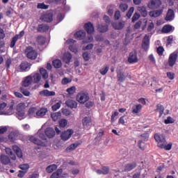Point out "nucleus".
Masks as SVG:
<instances>
[{
  "label": "nucleus",
  "mask_w": 178,
  "mask_h": 178,
  "mask_svg": "<svg viewBox=\"0 0 178 178\" xmlns=\"http://www.w3.org/2000/svg\"><path fill=\"white\" fill-rule=\"evenodd\" d=\"M163 13V9H160V10H156L151 11L149 13V16L151 17H159Z\"/></svg>",
  "instance_id": "18"
},
{
  "label": "nucleus",
  "mask_w": 178,
  "mask_h": 178,
  "mask_svg": "<svg viewBox=\"0 0 178 178\" xmlns=\"http://www.w3.org/2000/svg\"><path fill=\"white\" fill-rule=\"evenodd\" d=\"M40 73L42 75V79H44V80L47 79L49 76L47 70H45L44 68L40 69Z\"/></svg>",
  "instance_id": "47"
},
{
  "label": "nucleus",
  "mask_w": 178,
  "mask_h": 178,
  "mask_svg": "<svg viewBox=\"0 0 178 178\" xmlns=\"http://www.w3.org/2000/svg\"><path fill=\"white\" fill-rule=\"evenodd\" d=\"M30 141L33 143V144H36L37 145H40V147H45L47 144L45 142H42L38 138H35V136H31L29 138Z\"/></svg>",
  "instance_id": "10"
},
{
  "label": "nucleus",
  "mask_w": 178,
  "mask_h": 178,
  "mask_svg": "<svg viewBox=\"0 0 178 178\" xmlns=\"http://www.w3.org/2000/svg\"><path fill=\"white\" fill-rule=\"evenodd\" d=\"M62 113H63L65 116H70V115H72V111L67 108H62Z\"/></svg>",
  "instance_id": "63"
},
{
  "label": "nucleus",
  "mask_w": 178,
  "mask_h": 178,
  "mask_svg": "<svg viewBox=\"0 0 178 178\" xmlns=\"http://www.w3.org/2000/svg\"><path fill=\"white\" fill-rule=\"evenodd\" d=\"M120 9L122 10V12H126V10L129 9V5H127V3H121L120 4Z\"/></svg>",
  "instance_id": "50"
},
{
  "label": "nucleus",
  "mask_w": 178,
  "mask_h": 178,
  "mask_svg": "<svg viewBox=\"0 0 178 178\" xmlns=\"http://www.w3.org/2000/svg\"><path fill=\"white\" fill-rule=\"evenodd\" d=\"M44 134L48 138H54L55 137V130L53 128H47L44 130Z\"/></svg>",
  "instance_id": "12"
},
{
  "label": "nucleus",
  "mask_w": 178,
  "mask_h": 178,
  "mask_svg": "<svg viewBox=\"0 0 178 178\" xmlns=\"http://www.w3.org/2000/svg\"><path fill=\"white\" fill-rule=\"evenodd\" d=\"M82 124L83 126H90V124H91V118L90 117H85L83 120H82Z\"/></svg>",
  "instance_id": "44"
},
{
  "label": "nucleus",
  "mask_w": 178,
  "mask_h": 178,
  "mask_svg": "<svg viewBox=\"0 0 178 178\" xmlns=\"http://www.w3.org/2000/svg\"><path fill=\"white\" fill-rule=\"evenodd\" d=\"M117 79L120 83H124V81L126 80V75H124V72L122 71H118Z\"/></svg>",
  "instance_id": "19"
},
{
  "label": "nucleus",
  "mask_w": 178,
  "mask_h": 178,
  "mask_svg": "<svg viewBox=\"0 0 178 178\" xmlns=\"http://www.w3.org/2000/svg\"><path fill=\"white\" fill-rule=\"evenodd\" d=\"M32 77V82L34 83V84H37L40 83L41 80V75L39 73H35L32 74L31 75Z\"/></svg>",
  "instance_id": "22"
},
{
  "label": "nucleus",
  "mask_w": 178,
  "mask_h": 178,
  "mask_svg": "<svg viewBox=\"0 0 178 178\" xmlns=\"http://www.w3.org/2000/svg\"><path fill=\"white\" fill-rule=\"evenodd\" d=\"M17 115L19 120H23L26 118V111H17Z\"/></svg>",
  "instance_id": "49"
},
{
  "label": "nucleus",
  "mask_w": 178,
  "mask_h": 178,
  "mask_svg": "<svg viewBox=\"0 0 178 178\" xmlns=\"http://www.w3.org/2000/svg\"><path fill=\"white\" fill-rule=\"evenodd\" d=\"M53 65L56 69H59V67H62V61L59 59H56L53 60Z\"/></svg>",
  "instance_id": "46"
},
{
  "label": "nucleus",
  "mask_w": 178,
  "mask_h": 178,
  "mask_svg": "<svg viewBox=\"0 0 178 178\" xmlns=\"http://www.w3.org/2000/svg\"><path fill=\"white\" fill-rule=\"evenodd\" d=\"M113 9H115L114 5H110L108 6V14L110 16H112L113 15Z\"/></svg>",
  "instance_id": "58"
},
{
  "label": "nucleus",
  "mask_w": 178,
  "mask_h": 178,
  "mask_svg": "<svg viewBox=\"0 0 178 178\" xmlns=\"http://www.w3.org/2000/svg\"><path fill=\"white\" fill-rule=\"evenodd\" d=\"M17 112H24L26 111V104L25 103H19L17 106Z\"/></svg>",
  "instance_id": "41"
},
{
  "label": "nucleus",
  "mask_w": 178,
  "mask_h": 178,
  "mask_svg": "<svg viewBox=\"0 0 178 178\" xmlns=\"http://www.w3.org/2000/svg\"><path fill=\"white\" fill-rule=\"evenodd\" d=\"M48 112V109L46 108H42L37 111V118H43V116H45L47 115V113Z\"/></svg>",
  "instance_id": "21"
},
{
  "label": "nucleus",
  "mask_w": 178,
  "mask_h": 178,
  "mask_svg": "<svg viewBox=\"0 0 178 178\" xmlns=\"http://www.w3.org/2000/svg\"><path fill=\"white\" fill-rule=\"evenodd\" d=\"M113 27L115 29V30H122L123 27H124V23L123 22H118V24L116 23H113Z\"/></svg>",
  "instance_id": "43"
},
{
  "label": "nucleus",
  "mask_w": 178,
  "mask_h": 178,
  "mask_svg": "<svg viewBox=\"0 0 178 178\" xmlns=\"http://www.w3.org/2000/svg\"><path fill=\"white\" fill-rule=\"evenodd\" d=\"M72 54L67 52L64 54L63 59L65 63L69 64L70 63V60H72Z\"/></svg>",
  "instance_id": "30"
},
{
  "label": "nucleus",
  "mask_w": 178,
  "mask_h": 178,
  "mask_svg": "<svg viewBox=\"0 0 178 178\" xmlns=\"http://www.w3.org/2000/svg\"><path fill=\"white\" fill-rule=\"evenodd\" d=\"M58 123H59L60 127H63V128L66 127V125L67 124V120L61 119Z\"/></svg>",
  "instance_id": "53"
},
{
  "label": "nucleus",
  "mask_w": 178,
  "mask_h": 178,
  "mask_svg": "<svg viewBox=\"0 0 178 178\" xmlns=\"http://www.w3.org/2000/svg\"><path fill=\"white\" fill-rule=\"evenodd\" d=\"M65 105L71 109L77 108V102L74 100L68 99L65 102Z\"/></svg>",
  "instance_id": "20"
},
{
  "label": "nucleus",
  "mask_w": 178,
  "mask_h": 178,
  "mask_svg": "<svg viewBox=\"0 0 178 178\" xmlns=\"http://www.w3.org/2000/svg\"><path fill=\"white\" fill-rule=\"evenodd\" d=\"M5 151L6 154H7V155H9L10 158H11L13 161H16V156L15 155V154H13V152H12V149L6 147L5 149Z\"/></svg>",
  "instance_id": "33"
},
{
  "label": "nucleus",
  "mask_w": 178,
  "mask_h": 178,
  "mask_svg": "<svg viewBox=\"0 0 178 178\" xmlns=\"http://www.w3.org/2000/svg\"><path fill=\"white\" fill-rule=\"evenodd\" d=\"M31 83H33V77L29 75L24 78L22 86L23 87H29V86H30Z\"/></svg>",
  "instance_id": "17"
},
{
  "label": "nucleus",
  "mask_w": 178,
  "mask_h": 178,
  "mask_svg": "<svg viewBox=\"0 0 178 178\" xmlns=\"http://www.w3.org/2000/svg\"><path fill=\"white\" fill-rule=\"evenodd\" d=\"M142 47H143V48H144L145 49V51H147V49H148V48H149V35H146L143 38Z\"/></svg>",
  "instance_id": "16"
},
{
  "label": "nucleus",
  "mask_w": 178,
  "mask_h": 178,
  "mask_svg": "<svg viewBox=\"0 0 178 178\" xmlns=\"http://www.w3.org/2000/svg\"><path fill=\"white\" fill-rule=\"evenodd\" d=\"M63 86H66V84H69V83H72V79L70 78H64L61 81Z\"/></svg>",
  "instance_id": "60"
},
{
  "label": "nucleus",
  "mask_w": 178,
  "mask_h": 178,
  "mask_svg": "<svg viewBox=\"0 0 178 178\" xmlns=\"http://www.w3.org/2000/svg\"><path fill=\"white\" fill-rule=\"evenodd\" d=\"M49 30V26L45 24H40L38 27V31L39 33H44L45 31H48Z\"/></svg>",
  "instance_id": "36"
},
{
  "label": "nucleus",
  "mask_w": 178,
  "mask_h": 178,
  "mask_svg": "<svg viewBox=\"0 0 178 178\" xmlns=\"http://www.w3.org/2000/svg\"><path fill=\"white\" fill-rule=\"evenodd\" d=\"M30 168V165L29 164H22L19 165V169H22V170H24L25 173L29 170Z\"/></svg>",
  "instance_id": "57"
},
{
  "label": "nucleus",
  "mask_w": 178,
  "mask_h": 178,
  "mask_svg": "<svg viewBox=\"0 0 178 178\" xmlns=\"http://www.w3.org/2000/svg\"><path fill=\"white\" fill-rule=\"evenodd\" d=\"M140 17V15L138 13H135L134 16L132 17V23H135L137 22Z\"/></svg>",
  "instance_id": "61"
},
{
  "label": "nucleus",
  "mask_w": 178,
  "mask_h": 178,
  "mask_svg": "<svg viewBox=\"0 0 178 178\" xmlns=\"http://www.w3.org/2000/svg\"><path fill=\"white\" fill-rule=\"evenodd\" d=\"M1 162L3 163V165H8V163H10V159L8 156L1 155Z\"/></svg>",
  "instance_id": "39"
},
{
  "label": "nucleus",
  "mask_w": 178,
  "mask_h": 178,
  "mask_svg": "<svg viewBox=\"0 0 178 178\" xmlns=\"http://www.w3.org/2000/svg\"><path fill=\"white\" fill-rule=\"evenodd\" d=\"M38 109L36 107L30 108L28 111V115L30 118H37Z\"/></svg>",
  "instance_id": "26"
},
{
  "label": "nucleus",
  "mask_w": 178,
  "mask_h": 178,
  "mask_svg": "<svg viewBox=\"0 0 178 178\" xmlns=\"http://www.w3.org/2000/svg\"><path fill=\"white\" fill-rule=\"evenodd\" d=\"M141 173H143V174H142L143 178H144V177H145V176H147V170L145 169H143V170H141L140 172L135 173L133 175L132 178H140V176H141Z\"/></svg>",
  "instance_id": "35"
},
{
  "label": "nucleus",
  "mask_w": 178,
  "mask_h": 178,
  "mask_svg": "<svg viewBox=\"0 0 178 178\" xmlns=\"http://www.w3.org/2000/svg\"><path fill=\"white\" fill-rule=\"evenodd\" d=\"M145 26H147V31H152V29L155 28V24H154V22L152 21L149 20L145 21Z\"/></svg>",
  "instance_id": "38"
},
{
  "label": "nucleus",
  "mask_w": 178,
  "mask_h": 178,
  "mask_svg": "<svg viewBox=\"0 0 178 178\" xmlns=\"http://www.w3.org/2000/svg\"><path fill=\"white\" fill-rule=\"evenodd\" d=\"M154 138L159 148H161L162 149H165V151H170V149H172V144L171 143L167 144L165 135L162 134H156L154 135Z\"/></svg>",
  "instance_id": "1"
},
{
  "label": "nucleus",
  "mask_w": 178,
  "mask_h": 178,
  "mask_svg": "<svg viewBox=\"0 0 178 178\" xmlns=\"http://www.w3.org/2000/svg\"><path fill=\"white\" fill-rule=\"evenodd\" d=\"M25 53H26V57L29 59H31L32 60L37 59L38 53H37V51L34 49H33V47H28L26 49Z\"/></svg>",
  "instance_id": "3"
},
{
  "label": "nucleus",
  "mask_w": 178,
  "mask_h": 178,
  "mask_svg": "<svg viewBox=\"0 0 178 178\" xmlns=\"http://www.w3.org/2000/svg\"><path fill=\"white\" fill-rule=\"evenodd\" d=\"M58 169V165H55V164H52L49 165L47 168L46 170L47 172V173H52V172H54V170H56Z\"/></svg>",
  "instance_id": "42"
},
{
  "label": "nucleus",
  "mask_w": 178,
  "mask_h": 178,
  "mask_svg": "<svg viewBox=\"0 0 178 178\" xmlns=\"http://www.w3.org/2000/svg\"><path fill=\"white\" fill-rule=\"evenodd\" d=\"M4 108H6V103H2L0 104V115H13V106H10L8 108V111H3Z\"/></svg>",
  "instance_id": "6"
},
{
  "label": "nucleus",
  "mask_w": 178,
  "mask_h": 178,
  "mask_svg": "<svg viewBox=\"0 0 178 178\" xmlns=\"http://www.w3.org/2000/svg\"><path fill=\"white\" fill-rule=\"evenodd\" d=\"M11 65H12V59L8 58L6 61V67L7 70H9V69H10Z\"/></svg>",
  "instance_id": "62"
},
{
  "label": "nucleus",
  "mask_w": 178,
  "mask_h": 178,
  "mask_svg": "<svg viewBox=\"0 0 178 178\" xmlns=\"http://www.w3.org/2000/svg\"><path fill=\"white\" fill-rule=\"evenodd\" d=\"M104 20L106 22V25H101L98 26V30L100 31V33H106L108 31V24L111 23V19H109V17L104 15Z\"/></svg>",
  "instance_id": "5"
},
{
  "label": "nucleus",
  "mask_w": 178,
  "mask_h": 178,
  "mask_svg": "<svg viewBox=\"0 0 178 178\" xmlns=\"http://www.w3.org/2000/svg\"><path fill=\"white\" fill-rule=\"evenodd\" d=\"M79 145H81V143L76 142V143H72V145H70L69 147L66 148L67 152H72V151H74V149H76V148H77Z\"/></svg>",
  "instance_id": "24"
},
{
  "label": "nucleus",
  "mask_w": 178,
  "mask_h": 178,
  "mask_svg": "<svg viewBox=\"0 0 178 178\" xmlns=\"http://www.w3.org/2000/svg\"><path fill=\"white\" fill-rule=\"evenodd\" d=\"M90 99V96L88 95V93L86 92H80L76 95V101L79 104H86V102H88Z\"/></svg>",
  "instance_id": "2"
},
{
  "label": "nucleus",
  "mask_w": 178,
  "mask_h": 178,
  "mask_svg": "<svg viewBox=\"0 0 178 178\" xmlns=\"http://www.w3.org/2000/svg\"><path fill=\"white\" fill-rule=\"evenodd\" d=\"M67 92H68V94L70 95H73V94H74V92H76V86H72V87L67 88Z\"/></svg>",
  "instance_id": "52"
},
{
  "label": "nucleus",
  "mask_w": 178,
  "mask_h": 178,
  "mask_svg": "<svg viewBox=\"0 0 178 178\" xmlns=\"http://www.w3.org/2000/svg\"><path fill=\"white\" fill-rule=\"evenodd\" d=\"M175 19V11L172 9H169L167 12L165 20L167 22H172Z\"/></svg>",
  "instance_id": "15"
},
{
  "label": "nucleus",
  "mask_w": 178,
  "mask_h": 178,
  "mask_svg": "<svg viewBox=\"0 0 178 178\" xmlns=\"http://www.w3.org/2000/svg\"><path fill=\"white\" fill-rule=\"evenodd\" d=\"M60 106H62V101H59L58 102L53 105L51 108L53 111H58V109H59Z\"/></svg>",
  "instance_id": "51"
},
{
  "label": "nucleus",
  "mask_w": 178,
  "mask_h": 178,
  "mask_svg": "<svg viewBox=\"0 0 178 178\" xmlns=\"http://www.w3.org/2000/svg\"><path fill=\"white\" fill-rule=\"evenodd\" d=\"M137 9L143 17H147V15H148V13L147 12V7L145 6H138Z\"/></svg>",
  "instance_id": "25"
},
{
  "label": "nucleus",
  "mask_w": 178,
  "mask_h": 178,
  "mask_svg": "<svg viewBox=\"0 0 178 178\" xmlns=\"http://www.w3.org/2000/svg\"><path fill=\"white\" fill-rule=\"evenodd\" d=\"M141 109H143V106L141 104H137L136 106H132V113H140L141 112Z\"/></svg>",
  "instance_id": "32"
},
{
  "label": "nucleus",
  "mask_w": 178,
  "mask_h": 178,
  "mask_svg": "<svg viewBox=\"0 0 178 178\" xmlns=\"http://www.w3.org/2000/svg\"><path fill=\"white\" fill-rule=\"evenodd\" d=\"M74 37L78 40H83L86 37V33L84 31H79L74 34Z\"/></svg>",
  "instance_id": "34"
},
{
  "label": "nucleus",
  "mask_w": 178,
  "mask_h": 178,
  "mask_svg": "<svg viewBox=\"0 0 178 178\" xmlns=\"http://www.w3.org/2000/svg\"><path fill=\"white\" fill-rule=\"evenodd\" d=\"M13 149L14 152H15V154H16L17 156H18V158L23 157V153H22V149H20V148H19V147H17V145H13Z\"/></svg>",
  "instance_id": "31"
},
{
  "label": "nucleus",
  "mask_w": 178,
  "mask_h": 178,
  "mask_svg": "<svg viewBox=\"0 0 178 178\" xmlns=\"http://www.w3.org/2000/svg\"><path fill=\"white\" fill-rule=\"evenodd\" d=\"M62 116V113L60 112L53 113H51V118L53 119L54 122H56L58 119H60Z\"/></svg>",
  "instance_id": "45"
},
{
  "label": "nucleus",
  "mask_w": 178,
  "mask_h": 178,
  "mask_svg": "<svg viewBox=\"0 0 178 178\" xmlns=\"http://www.w3.org/2000/svg\"><path fill=\"white\" fill-rule=\"evenodd\" d=\"M74 133V131L73 129H67V131H65L62 132L60 137L61 140L63 141H67L73 136V134Z\"/></svg>",
  "instance_id": "7"
},
{
  "label": "nucleus",
  "mask_w": 178,
  "mask_h": 178,
  "mask_svg": "<svg viewBox=\"0 0 178 178\" xmlns=\"http://www.w3.org/2000/svg\"><path fill=\"white\" fill-rule=\"evenodd\" d=\"M45 131L44 130L43 127L37 133V136L42 140H44V141L47 140V135H45Z\"/></svg>",
  "instance_id": "29"
},
{
  "label": "nucleus",
  "mask_w": 178,
  "mask_h": 178,
  "mask_svg": "<svg viewBox=\"0 0 178 178\" xmlns=\"http://www.w3.org/2000/svg\"><path fill=\"white\" fill-rule=\"evenodd\" d=\"M162 6L161 0H149L147 3V8L149 9H152L154 10L155 9H158L161 8Z\"/></svg>",
  "instance_id": "4"
},
{
  "label": "nucleus",
  "mask_w": 178,
  "mask_h": 178,
  "mask_svg": "<svg viewBox=\"0 0 178 178\" xmlns=\"http://www.w3.org/2000/svg\"><path fill=\"white\" fill-rule=\"evenodd\" d=\"M173 29V27L170 25H165L162 29V33H170L171 30Z\"/></svg>",
  "instance_id": "48"
},
{
  "label": "nucleus",
  "mask_w": 178,
  "mask_h": 178,
  "mask_svg": "<svg viewBox=\"0 0 178 178\" xmlns=\"http://www.w3.org/2000/svg\"><path fill=\"white\" fill-rule=\"evenodd\" d=\"M156 111H159V112L160 113V116H162V115H163V111H165V108H163V106H162L161 104H158L157 108Z\"/></svg>",
  "instance_id": "56"
},
{
  "label": "nucleus",
  "mask_w": 178,
  "mask_h": 178,
  "mask_svg": "<svg viewBox=\"0 0 178 178\" xmlns=\"http://www.w3.org/2000/svg\"><path fill=\"white\" fill-rule=\"evenodd\" d=\"M18 137H19V133L13 131L10 133V134L8 135V140H10L11 143H15V141H16V139Z\"/></svg>",
  "instance_id": "27"
},
{
  "label": "nucleus",
  "mask_w": 178,
  "mask_h": 178,
  "mask_svg": "<svg viewBox=\"0 0 178 178\" xmlns=\"http://www.w3.org/2000/svg\"><path fill=\"white\" fill-rule=\"evenodd\" d=\"M84 27L88 34H92V33H94V26L92 24H91V22L86 24Z\"/></svg>",
  "instance_id": "23"
},
{
  "label": "nucleus",
  "mask_w": 178,
  "mask_h": 178,
  "mask_svg": "<svg viewBox=\"0 0 178 178\" xmlns=\"http://www.w3.org/2000/svg\"><path fill=\"white\" fill-rule=\"evenodd\" d=\"M37 42L40 45H43V44H45V38L43 36H38L37 38Z\"/></svg>",
  "instance_id": "54"
},
{
  "label": "nucleus",
  "mask_w": 178,
  "mask_h": 178,
  "mask_svg": "<svg viewBox=\"0 0 178 178\" xmlns=\"http://www.w3.org/2000/svg\"><path fill=\"white\" fill-rule=\"evenodd\" d=\"M23 35H24V31H22L19 35H16L15 36H14L12 38V41L10 43V47L13 48V47H15V45H16V42H17V40H19V38H22V37H23Z\"/></svg>",
  "instance_id": "9"
},
{
  "label": "nucleus",
  "mask_w": 178,
  "mask_h": 178,
  "mask_svg": "<svg viewBox=\"0 0 178 178\" xmlns=\"http://www.w3.org/2000/svg\"><path fill=\"white\" fill-rule=\"evenodd\" d=\"M40 95H41L42 97H55L56 93L54 91H49L46 89L40 91Z\"/></svg>",
  "instance_id": "11"
},
{
  "label": "nucleus",
  "mask_w": 178,
  "mask_h": 178,
  "mask_svg": "<svg viewBox=\"0 0 178 178\" xmlns=\"http://www.w3.org/2000/svg\"><path fill=\"white\" fill-rule=\"evenodd\" d=\"M177 59V54L175 53L171 54L169 57V61H168L169 66L170 67L175 66Z\"/></svg>",
  "instance_id": "14"
},
{
  "label": "nucleus",
  "mask_w": 178,
  "mask_h": 178,
  "mask_svg": "<svg viewBox=\"0 0 178 178\" xmlns=\"http://www.w3.org/2000/svg\"><path fill=\"white\" fill-rule=\"evenodd\" d=\"M133 13H134V7H131L128 13H127V17H128V19H130V17H131Z\"/></svg>",
  "instance_id": "59"
},
{
  "label": "nucleus",
  "mask_w": 178,
  "mask_h": 178,
  "mask_svg": "<svg viewBox=\"0 0 178 178\" xmlns=\"http://www.w3.org/2000/svg\"><path fill=\"white\" fill-rule=\"evenodd\" d=\"M69 49L72 51L74 52V54H77V52H79V49L74 46H72L70 45L69 47Z\"/></svg>",
  "instance_id": "64"
},
{
  "label": "nucleus",
  "mask_w": 178,
  "mask_h": 178,
  "mask_svg": "<svg viewBox=\"0 0 178 178\" xmlns=\"http://www.w3.org/2000/svg\"><path fill=\"white\" fill-rule=\"evenodd\" d=\"M42 20H43V22H47V23L52 22V13H47L43 15L42 16Z\"/></svg>",
  "instance_id": "28"
},
{
  "label": "nucleus",
  "mask_w": 178,
  "mask_h": 178,
  "mask_svg": "<svg viewBox=\"0 0 178 178\" xmlns=\"http://www.w3.org/2000/svg\"><path fill=\"white\" fill-rule=\"evenodd\" d=\"M128 62L129 63H137V62H138V57H137V53H136V51L130 53Z\"/></svg>",
  "instance_id": "8"
},
{
  "label": "nucleus",
  "mask_w": 178,
  "mask_h": 178,
  "mask_svg": "<svg viewBox=\"0 0 178 178\" xmlns=\"http://www.w3.org/2000/svg\"><path fill=\"white\" fill-rule=\"evenodd\" d=\"M108 70L109 66H106L105 67H103L99 70V73H101L102 76H105V74L108 73Z\"/></svg>",
  "instance_id": "55"
},
{
  "label": "nucleus",
  "mask_w": 178,
  "mask_h": 178,
  "mask_svg": "<svg viewBox=\"0 0 178 178\" xmlns=\"http://www.w3.org/2000/svg\"><path fill=\"white\" fill-rule=\"evenodd\" d=\"M62 172H63V170L58 169L57 171L52 173L50 178H60L62 176Z\"/></svg>",
  "instance_id": "37"
},
{
  "label": "nucleus",
  "mask_w": 178,
  "mask_h": 178,
  "mask_svg": "<svg viewBox=\"0 0 178 178\" xmlns=\"http://www.w3.org/2000/svg\"><path fill=\"white\" fill-rule=\"evenodd\" d=\"M31 66V65H30V63L28 62H22L20 65V69L21 70H29Z\"/></svg>",
  "instance_id": "40"
},
{
  "label": "nucleus",
  "mask_w": 178,
  "mask_h": 178,
  "mask_svg": "<svg viewBox=\"0 0 178 178\" xmlns=\"http://www.w3.org/2000/svg\"><path fill=\"white\" fill-rule=\"evenodd\" d=\"M137 166L136 162L129 163L124 165V172H131Z\"/></svg>",
  "instance_id": "13"
}]
</instances>
